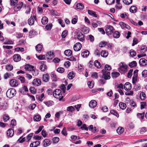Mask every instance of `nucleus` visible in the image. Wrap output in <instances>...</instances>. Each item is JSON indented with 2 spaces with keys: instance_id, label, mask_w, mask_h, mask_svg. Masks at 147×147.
<instances>
[{
  "instance_id": "2f4dec72",
  "label": "nucleus",
  "mask_w": 147,
  "mask_h": 147,
  "mask_svg": "<svg viewBox=\"0 0 147 147\" xmlns=\"http://www.w3.org/2000/svg\"><path fill=\"white\" fill-rule=\"evenodd\" d=\"M124 131V129L123 128L119 127L117 129V132L119 134H121L123 133Z\"/></svg>"
},
{
  "instance_id": "5701e85b",
  "label": "nucleus",
  "mask_w": 147,
  "mask_h": 147,
  "mask_svg": "<svg viewBox=\"0 0 147 147\" xmlns=\"http://www.w3.org/2000/svg\"><path fill=\"white\" fill-rule=\"evenodd\" d=\"M75 76V73L73 71L70 72L68 74V78L70 80L72 79Z\"/></svg>"
},
{
  "instance_id": "9b49d317",
  "label": "nucleus",
  "mask_w": 147,
  "mask_h": 147,
  "mask_svg": "<svg viewBox=\"0 0 147 147\" xmlns=\"http://www.w3.org/2000/svg\"><path fill=\"white\" fill-rule=\"evenodd\" d=\"M131 88V84L129 82H126L124 85V88L127 91H129Z\"/></svg>"
},
{
  "instance_id": "338daca9",
  "label": "nucleus",
  "mask_w": 147,
  "mask_h": 147,
  "mask_svg": "<svg viewBox=\"0 0 147 147\" xmlns=\"http://www.w3.org/2000/svg\"><path fill=\"white\" fill-rule=\"evenodd\" d=\"M141 50L142 52H145L146 51L147 48L145 45H144L141 47Z\"/></svg>"
},
{
  "instance_id": "72a5a7b5",
  "label": "nucleus",
  "mask_w": 147,
  "mask_h": 147,
  "mask_svg": "<svg viewBox=\"0 0 147 147\" xmlns=\"http://www.w3.org/2000/svg\"><path fill=\"white\" fill-rule=\"evenodd\" d=\"M36 32L35 30H32L30 32L29 35V37L31 38L32 36L36 35Z\"/></svg>"
},
{
  "instance_id": "37998d69",
  "label": "nucleus",
  "mask_w": 147,
  "mask_h": 147,
  "mask_svg": "<svg viewBox=\"0 0 147 147\" xmlns=\"http://www.w3.org/2000/svg\"><path fill=\"white\" fill-rule=\"evenodd\" d=\"M147 131V129L146 127H144L140 129V133L141 134H143Z\"/></svg>"
},
{
  "instance_id": "dca6fc26",
  "label": "nucleus",
  "mask_w": 147,
  "mask_h": 147,
  "mask_svg": "<svg viewBox=\"0 0 147 147\" xmlns=\"http://www.w3.org/2000/svg\"><path fill=\"white\" fill-rule=\"evenodd\" d=\"M49 79V76L47 74L43 75L42 77L43 81L45 82H48Z\"/></svg>"
},
{
  "instance_id": "bb28decb",
  "label": "nucleus",
  "mask_w": 147,
  "mask_h": 147,
  "mask_svg": "<svg viewBox=\"0 0 147 147\" xmlns=\"http://www.w3.org/2000/svg\"><path fill=\"white\" fill-rule=\"evenodd\" d=\"M89 54V52L88 51H86L84 52H82L81 55L82 56L84 57H87Z\"/></svg>"
},
{
  "instance_id": "2eb2a0df",
  "label": "nucleus",
  "mask_w": 147,
  "mask_h": 147,
  "mask_svg": "<svg viewBox=\"0 0 147 147\" xmlns=\"http://www.w3.org/2000/svg\"><path fill=\"white\" fill-rule=\"evenodd\" d=\"M13 59L14 61L16 62H18L21 59V57L19 55L15 54L13 56Z\"/></svg>"
},
{
  "instance_id": "6ab92c4d",
  "label": "nucleus",
  "mask_w": 147,
  "mask_h": 147,
  "mask_svg": "<svg viewBox=\"0 0 147 147\" xmlns=\"http://www.w3.org/2000/svg\"><path fill=\"white\" fill-rule=\"evenodd\" d=\"M113 36L115 38H117L119 37L120 36V33L118 31H115L113 32Z\"/></svg>"
},
{
  "instance_id": "0eeeda50",
  "label": "nucleus",
  "mask_w": 147,
  "mask_h": 147,
  "mask_svg": "<svg viewBox=\"0 0 147 147\" xmlns=\"http://www.w3.org/2000/svg\"><path fill=\"white\" fill-rule=\"evenodd\" d=\"M10 84L12 87H16L19 84V82L16 80L12 79L10 81Z\"/></svg>"
},
{
  "instance_id": "bf43d9fd",
  "label": "nucleus",
  "mask_w": 147,
  "mask_h": 147,
  "mask_svg": "<svg viewBox=\"0 0 147 147\" xmlns=\"http://www.w3.org/2000/svg\"><path fill=\"white\" fill-rule=\"evenodd\" d=\"M37 57L40 60H43L45 59V56L44 55H40L39 56H37V54L36 55Z\"/></svg>"
},
{
  "instance_id": "a18cd8bd",
  "label": "nucleus",
  "mask_w": 147,
  "mask_h": 147,
  "mask_svg": "<svg viewBox=\"0 0 147 147\" xmlns=\"http://www.w3.org/2000/svg\"><path fill=\"white\" fill-rule=\"evenodd\" d=\"M52 140L53 144H57L59 141V139L58 137H55Z\"/></svg>"
},
{
  "instance_id": "69168bd1",
  "label": "nucleus",
  "mask_w": 147,
  "mask_h": 147,
  "mask_svg": "<svg viewBox=\"0 0 147 147\" xmlns=\"http://www.w3.org/2000/svg\"><path fill=\"white\" fill-rule=\"evenodd\" d=\"M105 71L106 70H110L111 69V66L109 65H108L106 64L105 65Z\"/></svg>"
},
{
  "instance_id": "de8ad7c7",
  "label": "nucleus",
  "mask_w": 147,
  "mask_h": 147,
  "mask_svg": "<svg viewBox=\"0 0 147 147\" xmlns=\"http://www.w3.org/2000/svg\"><path fill=\"white\" fill-rule=\"evenodd\" d=\"M13 66L11 65H9L6 67V69L8 71H11L13 69Z\"/></svg>"
},
{
  "instance_id": "052dcab7",
  "label": "nucleus",
  "mask_w": 147,
  "mask_h": 147,
  "mask_svg": "<svg viewBox=\"0 0 147 147\" xmlns=\"http://www.w3.org/2000/svg\"><path fill=\"white\" fill-rule=\"evenodd\" d=\"M53 101H49L45 102H44V103L47 106L50 107L51 106L53 103Z\"/></svg>"
},
{
  "instance_id": "f03ea898",
  "label": "nucleus",
  "mask_w": 147,
  "mask_h": 147,
  "mask_svg": "<svg viewBox=\"0 0 147 147\" xmlns=\"http://www.w3.org/2000/svg\"><path fill=\"white\" fill-rule=\"evenodd\" d=\"M16 94L15 89L11 88L9 89L7 91L6 95L7 97L11 98L13 97Z\"/></svg>"
},
{
  "instance_id": "4d7b16f0",
  "label": "nucleus",
  "mask_w": 147,
  "mask_h": 147,
  "mask_svg": "<svg viewBox=\"0 0 147 147\" xmlns=\"http://www.w3.org/2000/svg\"><path fill=\"white\" fill-rule=\"evenodd\" d=\"M67 30H65L63 31L62 32L61 36L62 38H65L67 34Z\"/></svg>"
},
{
  "instance_id": "6e6d98bb",
  "label": "nucleus",
  "mask_w": 147,
  "mask_h": 147,
  "mask_svg": "<svg viewBox=\"0 0 147 147\" xmlns=\"http://www.w3.org/2000/svg\"><path fill=\"white\" fill-rule=\"evenodd\" d=\"M52 27V24H47L45 26V28L48 30H50L51 29Z\"/></svg>"
},
{
  "instance_id": "c03bdc74",
  "label": "nucleus",
  "mask_w": 147,
  "mask_h": 147,
  "mask_svg": "<svg viewBox=\"0 0 147 147\" xmlns=\"http://www.w3.org/2000/svg\"><path fill=\"white\" fill-rule=\"evenodd\" d=\"M94 82L93 81H89L88 82V85L90 88H92L94 86Z\"/></svg>"
},
{
  "instance_id": "c756f323",
  "label": "nucleus",
  "mask_w": 147,
  "mask_h": 147,
  "mask_svg": "<svg viewBox=\"0 0 147 147\" xmlns=\"http://www.w3.org/2000/svg\"><path fill=\"white\" fill-rule=\"evenodd\" d=\"M32 74L34 76H37L39 73L38 70L36 69H34V68L31 71Z\"/></svg>"
},
{
  "instance_id": "412c9836",
  "label": "nucleus",
  "mask_w": 147,
  "mask_h": 147,
  "mask_svg": "<svg viewBox=\"0 0 147 147\" xmlns=\"http://www.w3.org/2000/svg\"><path fill=\"white\" fill-rule=\"evenodd\" d=\"M43 146L44 147H47L49 145L51 144V141L49 139H45L43 142Z\"/></svg>"
},
{
  "instance_id": "a878e982",
  "label": "nucleus",
  "mask_w": 147,
  "mask_h": 147,
  "mask_svg": "<svg viewBox=\"0 0 147 147\" xmlns=\"http://www.w3.org/2000/svg\"><path fill=\"white\" fill-rule=\"evenodd\" d=\"M65 55L67 56H70L72 54V52L71 50L68 49L65 51L64 52Z\"/></svg>"
},
{
  "instance_id": "cd10ccee",
  "label": "nucleus",
  "mask_w": 147,
  "mask_h": 147,
  "mask_svg": "<svg viewBox=\"0 0 147 147\" xmlns=\"http://www.w3.org/2000/svg\"><path fill=\"white\" fill-rule=\"evenodd\" d=\"M137 9V8L134 6H131L129 9L130 11L133 13H134L136 12Z\"/></svg>"
},
{
  "instance_id": "a211bd4d",
  "label": "nucleus",
  "mask_w": 147,
  "mask_h": 147,
  "mask_svg": "<svg viewBox=\"0 0 147 147\" xmlns=\"http://www.w3.org/2000/svg\"><path fill=\"white\" fill-rule=\"evenodd\" d=\"M40 144V142L38 141L33 142L30 145V147H37Z\"/></svg>"
},
{
  "instance_id": "393cba45",
  "label": "nucleus",
  "mask_w": 147,
  "mask_h": 147,
  "mask_svg": "<svg viewBox=\"0 0 147 147\" xmlns=\"http://www.w3.org/2000/svg\"><path fill=\"white\" fill-rule=\"evenodd\" d=\"M34 68V66L28 64L26 65L25 66V69L29 71H31Z\"/></svg>"
},
{
  "instance_id": "603ef678",
  "label": "nucleus",
  "mask_w": 147,
  "mask_h": 147,
  "mask_svg": "<svg viewBox=\"0 0 147 147\" xmlns=\"http://www.w3.org/2000/svg\"><path fill=\"white\" fill-rule=\"evenodd\" d=\"M123 2L125 4L128 5L132 3V0H123Z\"/></svg>"
},
{
  "instance_id": "c9c22d12",
  "label": "nucleus",
  "mask_w": 147,
  "mask_h": 147,
  "mask_svg": "<svg viewBox=\"0 0 147 147\" xmlns=\"http://www.w3.org/2000/svg\"><path fill=\"white\" fill-rule=\"evenodd\" d=\"M42 48V46L40 44L38 45L36 47V50L39 52H40L41 51Z\"/></svg>"
},
{
  "instance_id": "f8f14e48",
  "label": "nucleus",
  "mask_w": 147,
  "mask_h": 147,
  "mask_svg": "<svg viewBox=\"0 0 147 147\" xmlns=\"http://www.w3.org/2000/svg\"><path fill=\"white\" fill-rule=\"evenodd\" d=\"M14 134V131L13 129H9L7 132V135L9 137H12Z\"/></svg>"
},
{
  "instance_id": "7c9ffc66",
  "label": "nucleus",
  "mask_w": 147,
  "mask_h": 147,
  "mask_svg": "<svg viewBox=\"0 0 147 147\" xmlns=\"http://www.w3.org/2000/svg\"><path fill=\"white\" fill-rule=\"evenodd\" d=\"M41 118L40 116L39 115H35L33 117V119L34 121H38L40 120Z\"/></svg>"
},
{
  "instance_id": "5fc2aeb1",
  "label": "nucleus",
  "mask_w": 147,
  "mask_h": 147,
  "mask_svg": "<svg viewBox=\"0 0 147 147\" xmlns=\"http://www.w3.org/2000/svg\"><path fill=\"white\" fill-rule=\"evenodd\" d=\"M57 71L61 73H63L64 71V69L62 67H58L57 70Z\"/></svg>"
},
{
  "instance_id": "39448f33",
  "label": "nucleus",
  "mask_w": 147,
  "mask_h": 147,
  "mask_svg": "<svg viewBox=\"0 0 147 147\" xmlns=\"http://www.w3.org/2000/svg\"><path fill=\"white\" fill-rule=\"evenodd\" d=\"M36 16H31L28 19V23L29 25L32 26L34 24L35 21L36 20Z\"/></svg>"
},
{
  "instance_id": "6e6552de",
  "label": "nucleus",
  "mask_w": 147,
  "mask_h": 147,
  "mask_svg": "<svg viewBox=\"0 0 147 147\" xmlns=\"http://www.w3.org/2000/svg\"><path fill=\"white\" fill-rule=\"evenodd\" d=\"M82 45L80 42L76 43L74 46V49L76 51H79L81 48Z\"/></svg>"
},
{
  "instance_id": "3c124183",
  "label": "nucleus",
  "mask_w": 147,
  "mask_h": 147,
  "mask_svg": "<svg viewBox=\"0 0 147 147\" xmlns=\"http://www.w3.org/2000/svg\"><path fill=\"white\" fill-rule=\"evenodd\" d=\"M110 113L116 116L117 117H119V115L117 112L114 110H112L110 111Z\"/></svg>"
},
{
  "instance_id": "864d4df0",
  "label": "nucleus",
  "mask_w": 147,
  "mask_h": 147,
  "mask_svg": "<svg viewBox=\"0 0 147 147\" xmlns=\"http://www.w3.org/2000/svg\"><path fill=\"white\" fill-rule=\"evenodd\" d=\"M129 53L130 55L132 57H133L136 56V52L132 49L130 50Z\"/></svg>"
},
{
  "instance_id": "20e7f679",
  "label": "nucleus",
  "mask_w": 147,
  "mask_h": 147,
  "mask_svg": "<svg viewBox=\"0 0 147 147\" xmlns=\"http://www.w3.org/2000/svg\"><path fill=\"white\" fill-rule=\"evenodd\" d=\"M102 78H104L106 80L110 79V73L109 71H105V70L103 69L102 70Z\"/></svg>"
},
{
  "instance_id": "9d476101",
  "label": "nucleus",
  "mask_w": 147,
  "mask_h": 147,
  "mask_svg": "<svg viewBox=\"0 0 147 147\" xmlns=\"http://www.w3.org/2000/svg\"><path fill=\"white\" fill-rule=\"evenodd\" d=\"M97 105V102L94 100H91L89 103V106L91 108L95 107Z\"/></svg>"
},
{
  "instance_id": "a19ab883",
  "label": "nucleus",
  "mask_w": 147,
  "mask_h": 147,
  "mask_svg": "<svg viewBox=\"0 0 147 147\" xmlns=\"http://www.w3.org/2000/svg\"><path fill=\"white\" fill-rule=\"evenodd\" d=\"M94 65L98 68H100L101 67L100 64L97 60H96L94 62Z\"/></svg>"
},
{
  "instance_id": "09e8293b",
  "label": "nucleus",
  "mask_w": 147,
  "mask_h": 147,
  "mask_svg": "<svg viewBox=\"0 0 147 147\" xmlns=\"http://www.w3.org/2000/svg\"><path fill=\"white\" fill-rule=\"evenodd\" d=\"M11 5L12 6H15L17 5V0H11Z\"/></svg>"
},
{
  "instance_id": "8fccbe9b",
  "label": "nucleus",
  "mask_w": 147,
  "mask_h": 147,
  "mask_svg": "<svg viewBox=\"0 0 147 147\" xmlns=\"http://www.w3.org/2000/svg\"><path fill=\"white\" fill-rule=\"evenodd\" d=\"M3 120L5 122L7 121L9 119V117L7 115H5L3 116Z\"/></svg>"
},
{
  "instance_id": "ddd939ff",
  "label": "nucleus",
  "mask_w": 147,
  "mask_h": 147,
  "mask_svg": "<svg viewBox=\"0 0 147 147\" xmlns=\"http://www.w3.org/2000/svg\"><path fill=\"white\" fill-rule=\"evenodd\" d=\"M127 69V66H125V67H119L118 68V71L121 73L123 74L125 73Z\"/></svg>"
},
{
  "instance_id": "58836bf2",
  "label": "nucleus",
  "mask_w": 147,
  "mask_h": 147,
  "mask_svg": "<svg viewBox=\"0 0 147 147\" xmlns=\"http://www.w3.org/2000/svg\"><path fill=\"white\" fill-rule=\"evenodd\" d=\"M16 78L17 79L20 80L22 83H24L25 81V78L24 77L18 76H17Z\"/></svg>"
},
{
  "instance_id": "4c0bfd02",
  "label": "nucleus",
  "mask_w": 147,
  "mask_h": 147,
  "mask_svg": "<svg viewBox=\"0 0 147 147\" xmlns=\"http://www.w3.org/2000/svg\"><path fill=\"white\" fill-rule=\"evenodd\" d=\"M51 77L52 78V81L54 82H56L57 80L56 76L55 74L53 72L51 73Z\"/></svg>"
},
{
  "instance_id": "f3484780",
  "label": "nucleus",
  "mask_w": 147,
  "mask_h": 147,
  "mask_svg": "<svg viewBox=\"0 0 147 147\" xmlns=\"http://www.w3.org/2000/svg\"><path fill=\"white\" fill-rule=\"evenodd\" d=\"M41 63L42 65L40 66V69L42 71H44L47 69V67L46 65L44 64V61H42Z\"/></svg>"
},
{
  "instance_id": "aec40b11",
  "label": "nucleus",
  "mask_w": 147,
  "mask_h": 147,
  "mask_svg": "<svg viewBox=\"0 0 147 147\" xmlns=\"http://www.w3.org/2000/svg\"><path fill=\"white\" fill-rule=\"evenodd\" d=\"M76 7L77 9L81 10L83 9L84 6L82 3H79L77 4L76 5Z\"/></svg>"
},
{
  "instance_id": "1a4fd4ad",
  "label": "nucleus",
  "mask_w": 147,
  "mask_h": 147,
  "mask_svg": "<svg viewBox=\"0 0 147 147\" xmlns=\"http://www.w3.org/2000/svg\"><path fill=\"white\" fill-rule=\"evenodd\" d=\"M77 38L79 40L81 41H83L85 40L84 35L81 32L77 33Z\"/></svg>"
},
{
  "instance_id": "e433bc0d",
  "label": "nucleus",
  "mask_w": 147,
  "mask_h": 147,
  "mask_svg": "<svg viewBox=\"0 0 147 147\" xmlns=\"http://www.w3.org/2000/svg\"><path fill=\"white\" fill-rule=\"evenodd\" d=\"M88 13L89 15H91L94 17H97V15L95 12L89 10H88Z\"/></svg>"
},
{
  "instance_id": "4468645a",
  "label": "nucleus",
  "mask_w": 147,
  "mask_h": 147,
  "mask_svg": "<svg viewBox=\"0 0 147 147\" xmlns=\"http://www.w3.org/2000/svg\"><path fill=\"white\" fill-rule=\"evenodd\" d=\"M139 63L142 66H145L147 64V60L144 59H141L139 60Z\"/></svg>"
},
{
  "instance_id": "680f3d73",
  "label": "nucleus",
  "mask_w": 147,
  "mask_h": 147,
  "mask_svg": "<svg viewBox=\"0 0 147 147\" xmlns=\"http://www.w3.org/2000/svg\"><path fill=\"white\" fill-rule=\"evenodd\" d=\"M67 110L72 112L74 111V107L72 106L68 107H67Z\"/></svg>"
},
{
  "instance_id": "f257e3e1",
  "label": "nucleus",
  "mask_w": 147,
  "mask_h": 147,
  "mask_svg": "<svg viewBox=\"0 0 147 147\" xmlns=\"http://www.w3.org/2000/svg\"><path fill=\"white\" fill-rule=\"evenodd\" d=\"M53 95L55 98H59V101L62 100L63 97V96H62L61 90L59 89L55 90L53 94Z\"/></svg>"
},
{
  "instance_id": "423d86ee",
  "label": "nucleus",
  "mask_w": 147,
  "mask_h": 147,
  "mask_svg": "<svg viewBox=\"0 0 147 147\" xmlns=\"http://www.w3.org/2000/svg\"><path fill=\"white\" fill-rule=\"evenodd\" d=\"M41 82V80L37 78L34 79L33 81L32 84L34 86H38L40 85Z\"/></svg>"
},
{
  "instance_id": "0e129e2a",
  "label": "nucleus",
  "mask_w": 147,
  "mask_h": 147,
  "mask_svg": "<svg viewBox=\"0 0 147 147\" xmlns=\"http://www.w3.org/2000/svg\"><path fill=\"white\" fill-rule=\"evenodd\" d=\"M51 14L53 16H58V13L56 11L52 9L51 11Z\"/></svg>"
},
{
  "instance_id": "774afa93",
  "label": "nucleus",
  "mask_w": 147,
  "mask_h": 147,
  "mask_svg": "<svg viewBox=\"0 0 147 147\" xmlns=\"http://www.w3.org/2000/svg\"><path fill=\"white\" fill-rule=\"evenodd\" d=\"M58 21L59 24L61 25L62 27H64L65 26V24L64 23L63 21L61 19H59Z\"/></svg>"
},
{
  "instance_id": "7ed1b4c3",
  "label": "nucleus",
  "mask_w": 147,
  "mask_h": 147,
  "mask_svg": "<svg viewBox=\"0 0 147 147\" xmlns=\"http://www.w3.org/2000/svg\"><path fill=\"white\" fill-rule=\"evenodd\" d=\"M114 28L111 25H107L106 26V34L108 36L111 35L113 32Z\"/></svg>"
},
{
  "instance_id": "13d9d810",
  "label": "nucleus",
  "mask_w": 147,
  "mask_h": 147,
  "mask_svg": "<svg viewBox=\"0 0 147 147\" xmlns=\"http://www.w3.org/2000/svg\"><path fill=\"white\" fill-rule=\"evenodd\" d=\"M144 113H138L137 114V116L139 118L142 119L144 118Z\"/></svg>"
},
{
  "instance_id": "c85d7f7f",
  "label": "nucleus",
  "mask_w": 147,
  "mask_h": 147,
  "mask_svg": "<svg viewBox=\"0 0 147 147\" xmlns=\"http://www.w3.org/2000/svg\"><path fill=\"white\" fill-rule=\"evenodd\" d=\"M108 53L106 51L103 50L100 53V55L102 57H106L108 55Z\"/></svg>"
},
{
  "instance_id": "4be33fe9",
  "label": "nucleus",
  "mask_w": 147,
  "mask_h": 147,
  "mask_svg": "<svg viewBox=\"0 0 147 147\" xmlns=\"http://www.w3.org/2000/svg\"><path fill=\"white\" fill-rule=\"evenodd\" d=\"M13 76V74L11 72H7L4 75V78L5 79H7L10 78L11 77Z\"/></svg>"
},
{
  "instance_id": "ea45409f",
  "label": "nucleus",
  "mask_w": 147,
  "mask_h": 147,
  "mask_svg": "<svg viewBox=\"0 0 147 147\" xmlns=\"http://www.w3.org/2000/svg\"><path fill=\"white\" fill-rule=\"evenodd\" d=\"M137 63L135 61H133L130 63L129 65L131 67H133L137 65Z\"/></svg>"
},
{
  "instance_id": "49530a36",
  "label": "nucleus",
  "mask_w": 147,
  "mask_h": 147,
  "mask_svg": "<svg viewBox=\"0 0 147 147\" xmlns=\"http://www.w3.org/2000/svg\"><path fill=\"white\" fill-rule=\"evenodd\" d=\"M30 91L33 94L36 93V91L35 88L33 87H31L29 89Z\"/></svg>"
},
{
  "instance_id": "b1692460",
  "label": "nucleus",
  "mask_w": 147,
  "mask_h": 147,
  "mask_svg": "<svg viewBox=\"0 0 147 147\" xmlns=\"http://www.w3.org/2000/svg\"><path fill=\"white\" fill-rule=\"evenodd\" d=\"M48 21V18L45 16H44L42 17L41 22L42 24L44 25L47 24Z\"/></svg>"
},
{
  "instance_id": "e2e57ef3",
  "label": "nucleus",
  "mask_w": 147,
  "mask_h": 147,
  "mask_svg": "<svg viewBox=\"0 0 147 147\" xmlns=\"http://www.w3.org/2000/svg\"><path fill=\"white\" fill-rule=\"evenodd\" d=\"M142 75L143 77L145 78L147 77V70H144L142 72Z\"/></svg>"
},
{
  "instance_id": "79ce46f5",
  "label": "nucleus",
  "mask_w": 147,
  "mask_h": 147,
  "mask_svg": "<svg viewBox=\"0 0 147 147\" xmlns=\"http://www.w3.org/2000/svg\"><path fill=\"white\" fill-rule=\"evenodd\" d=\"M140 98L142 100H144L146 98V95L144 92H142L140 94Z\"/></svg>"
},
{
  "instance_id": "f704fd0d",
  "label": "nucleus",
  "mask_w": 147,
  "mask_h": 147,
  "mask_svg": "<svg viewBox=\"0 0 147 147\" xmlns=\"http://www.w3.org/2000/svg\"><path fill=\"white\" fill-rule=\"evenodd\" d=\"M120 75V74L118 72H113L111 73V76L113 78H116Z\"/></svg>"
},
{
  "instance_id": "473e14b6",
  "label": "nucleus",
  "mask_w": 147,
  "mask_h": 147,
  "mask_svg": "<svg viewBox=\"0 0 147 147\" xmlns=\"http://www.w3.org/2000/svg\"><path fill=\"white\" fill-rule=\"evenodd\" d=\"M119 106L120 108L122 109H125L126 107V104L123 102H120Z\"/></svg>"
}]
</instances>
